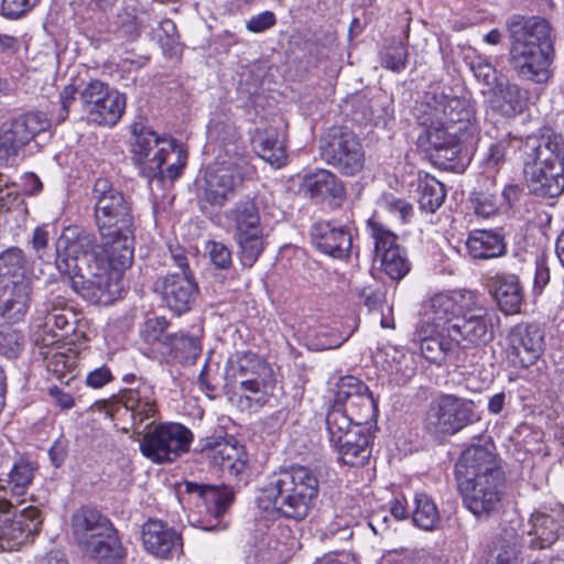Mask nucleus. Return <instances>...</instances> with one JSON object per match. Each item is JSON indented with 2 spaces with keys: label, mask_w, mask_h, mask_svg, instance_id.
I'll use <instances>...</instances> for the list:
<instances>
[{
  "label": "nucleus",
  "mask_w": 564,
  "mask_h": 564,
  "mask_svg": "<svg viewBox=\"0 0 564 564\" xmlns=\"http://www.w3.org/2000/svg\"><path fill=\"white\" fill-rule=\"evenodd\" d=\"M464 505L477 518H489L501 508L506 477L497 455L488 447L473 445L455 465Z\"/></svg>",
  "instance_id": "f257e3e1"
},
{
  "label": "nucleus",
  "mask_w": 564,
  "mask_h": 564,
  "mask_svg": "<svg viewBox=\"0 0 564 564\" xmlns=\"http://www.w3.org/2000/svg\"><path fill=\"white\" fill-rule=\"evenodd\" d=\"M319 495V480L314 470L293 465L273 471L260 489L259 502L279 517L300 522L314 508Z\"/></svg>",
  "instance_id": "f03ea898"
},
{
  "label": "nucleus",
  "mask_w": 564,
  "mask_h": 564,
  "mask_svg": "<svg viewBox=\"0 0 564 564\" xmlns=\"http://www.w3.org/2000/svg\"><path fill=\"white\" fill-rule=\"evenodd\" d=\"M133 259V249L119 240L117 249L98 247L88 256L85 270L69 278L70 288L85 301L97 305H110L121 294V274Z\"/></svg>",
  "instance_id": "7ed1b4c3"
},
{
  "label": "nucleus",
  "mask_w": 564,
  "mask_h": 564,
  "mask_svg": "<svg viewBox=\"0 0 564 564\" xmlns=\"http://www.w3.org/2000/svg\"><path fill=\"white\" fill-rule=\"evenodd\" d=\"M527 184L532 194L555 198L564 193V135L546 131L529 135L520 147Z\"/></svg>",
  "instance_id": "20e7f679"
},
{
  "label": "nucleus",
  "mask_w": 564,
  "mask_h": 564,
  "mask_svg": "<svg viewBox=\"0 0 564 564\" xmlns=\"http://www.w3.org/2000/svg\"><path fill=\"white\" fill-rule=\"evenodd\" d=\"M419 116L426 130L435 127L456 134L460 140H474L478 133L475 109L471 100L454 96L444 90L427 91Z\"/></svg>",
  "instance_id": "39448f33"
},
{
  "label": "nucleus",
  "mask_w": 564,
  "mask_h": 564,
  "mask_svg": "<svg viewBox=\"0 0 564 564\" xmlns=\"http://www.w3.org/2000/svg\"><path fill=\"white\" fill-rule=\"evenodd\" d=\"M93 197L95 199V218L100 234V246L117 249L119 240L127 241L132 249L130 207L123 195L116 191L109 180L97 178Z\"/></svg>",
  "instance_id": "423d86ee"
},
{
  "label": "nucleus",
  "mask_w": 564,
  "mask_h": 564,
  "mask_svg": "<svg viewBox=\"0 0 564 564\" xmlns=\"http://www.w3.org/2000/svg\"><path fill=\"white\" fill-rule=\"evenodd\" d=\"M225 218L231 228L241 264L251 268L264 250V235L257 202L248 196L240 198L226 212Z\"/></svg>",
  "instance_id": "0eeeda50"
},
{
  "label": "nucleus",
  "mask_w": 564,
  "mask_h": 564,
  "mask_svg": "<svg viewBox=\"0 0 564 564\" xmlns=\"http://www.w3.org/2000/svg\"><path fill=\"white\" fill-rule=\"evenodd\" d=\"M319 155L340 174L355 176L366 162L359 138L346 127H332L319 138Z\"/></svg>",
  "instance_id": "6e6552de"
},
{
  "label": "nucleus",
  "mask_w": 564,
  "mask_h": 564,
  "mask_svg": "<svg viewBox=\"0 0 564 564\" xmlns=\"http://www.w3.org/2000/svg\"><path fill=\"white\" fill-rule=\"evenodd\" d=\"M171 152H176L177 160L166 169V177L174 182L182 173L187 162V152L176 141L167 135L160 137L152 130L145 131L143 129V161H147V166H143V176L148 177L149 188L153 191V186L159 188L163 186L164 174L162 165L166 161V155ZM145 162H143V165Z\"/></svg>",
  "instance_id": "1a4fd4ad"
},
{
  "label": "nucleus",
  "mask_w": 564,
  "mask_h": 564,
  "mask_svg": "<svg viewBox=\"0 0 564 564\" xmlns=\"http://www.w3.org/2000/svg\"><path fill=\"white\" fill-rule=\"evenodd\" d=\"M474 401L444 393L431 404L425 416V429L434 435H454L479 421Z\"/></svg>",
  "instance_id": "9d476101"
},
{
  "label": "nucleus",
  "mask_w": 564,
  "mask_h": 564,
  "mask_svg": "<svg viewBox=\"0 0 564 564\" xmlns=\"http://www.w3.org/2000/svg\"><path fill=\"white\" fill-rule=\"evenodd\" d=\"M192 432L180 423H160L154 421L143 430V456L154 463H170L189 451Z\"/></svg>",
  "instance_id": "9b49d317"
},
{
  "label": "nucleus",
  "mask_w": 564,
  "mask_h": 564,
  "mask_svg": "<svg viewBox=\"0 0 564 564\" xmlns=\"http://www.w3.org/2000/svg\"><path fill=\"white\" fill-rule=\"evenodd\" d=\"M43 522L41 511L34 506L18 510L6 497H0V549L12 551L40 530Z\"/></svg>",
  "instance_id": "f8f14e48"
},
{
  "label": "nucleus",
  "mask_w": 564,
  "mask_h": 564,
  "mask_svg": "<svg viewBox=\"0 0 564 564\" xmlns=\"http://www.w3.org/2000/svg\"><path fill=\"white\" fill-rule=\"evenodd\" d=\"M249 169L248 159L238 153L229 160L218 162L206 173L205 199L214 206H224L235 196Z\"/></svg>",
  "instance_id": "ddd939ff"
},
{
  "label": "nucleus",
  "mask_w": 564,
  "mask_h": 564,
  "mask_svg": "<svg viewBox=\"0 0 564 564\" xmlns=\"http://www.w3.org/2000/svg\"><path fill=\"white\" fill-rule=\"evenodd\" d=\"M75 322L76 315L65 297L51 292L45 300L35 305L34 324L39 330L34 340L43 347H50L59 340V335L54 333V329L68 333Z\"/></svg>",
  "instance_id": "4468645a"
},
{
  "label": "nucleus",
  "mask_w": 564,
  "mask_h": 564,
  "mask_svg": "<svg viewBox=\"0 0 564 564\" xmlns=\"http://www.w3.org/2000/svg\"><path fill=\"white\" fill-rule=\"evenodd\" d=\"M79 100L89 120L100 126L112 127L120 120L126 97L100 80H91L80 91Z\"/></svg>",
  "instance_id": "2eb2a0df"
},
{
  "label": "nucleus",
  "mask_w": 564,
  "mask_h": 564,
  "mask_svg": "<svg viewBox=\"0 0 564 564\" xmlns=\"http://www.w3.org/2000/svg\"><path fill=\"white\" fill-rule=\"evenodd\" d=\"M368 228L381 270L393 281L402 280L410 272L411 262L405 249L398 243V237L373 220L368 221Z\"/></svg>",
  "instance_id": "dca6fc26"
},
{
  "label": "nucleus",
  "mask_w": 564,
  "mask_h": 564,
  "mask_svg": "<svg viewBox=\"0 0 564 564\" xmlns=\"http://www.w3.org/2000/svg\"><path fill=\"white\" fill-rule=\"evenodd\" d=\"M507 360L514 368L535 365L544 350V330L538 324H518L508 336Z\"/></svg>",
  "instance_id": "f3484780"
},
{
  "label": "nucleus",
  "mask_w": 564,
  "mask_h": 564,
  "mask_svg": "<svg viewBox=\"0 0 564 564\" xmlns=\"http://www.w3.org/2000/svg\"><path fill=\"white\" fill-rule=\"evenodd\" d=\"M99 245L94 243V238L78 226H67L63 229L56 241V268L61 274L70 275L75 268L83 269L78 261L87 265L90 256Z\"/></svg>",
  "instance_id": "a211bd4d"
},
{
  "label": "nucleus",
  "mask_w": 564,
  "mask_h": 564,
  "mask_svg": "<svg viewBox=\"0 0 564 564\" xmlns=\"http://www.w3.org/2000/svg\"><path fill=\"white\" fill-rule=\"evenodd\" d=\"M498 322L499 317L490 311L456 317L448 323L447 336L463 348L486 346L495 338Z\"/></svg>",
  "instance_id": "6ab92c4d"
},
{
  "label": "nucleus",
  "mask_w": 564,
  "mask_h": 564,
  "mask_svg": "<svg viewBox=\"0 0 564 564\" xmlns=\"http://www.w3.org/2000/svg\"><path fill=\"white\" fill-rule=\"evenodd\" d=\"M433 313V318L438 325L453 322L456 317L477 315L479 312H488L484 305L481 295L471 290H458L452 294H436L426 305Z\"/></svg>",
  "instance_id": "aec40b11"
},
{
  "label": "nucleus",
  "mask_w": 564,
  "mask_h": 564,
  "mask_svg": "<svg viewBox=\"0 0 564 564\" xmlns=\"http://www.w3.org/2000/svg\"><path fill=\"white\" fill-rule=\"evenodd\" d=\"M162 302L176 315L192 310L198 286L192 273H174L159 278L152 288Z\"/></svg>",
  "instance_id": "412c9836"
},
{
  "label": "nucleus",
  "mask_w": 564,
  "mask_h": 564,
  "mask_svg": "<svg viewBox=\"0 0 564 564\" xmlns=\"http://www.w3.org/2000/svg\"><path fill=\"white\" fill-rule=\"evenodd\" d=\"M334 404L352 410L356 420H375L377 403L367 384L354 376H345L336 384Z\"/></svg>",
  "instance_id": "4be33fe9"
},
{
  "label": "nucleus",
  "mask_w": 564,
  "mask_h": 564,
  "mask_svg": "<svg viewBox=\"0 0 564 564\" xmlns=\"http://www.w3.org/2000/svg\"><path fill=\"white\" fill-rule=\"evenodd\" d=\"M553 54L538 50L534 46L510 44L509 65L512 70L523 80H531L538 84L546 83L551 77V64Z\"/></svg>",
  "instance_id": "5701e85b"
},
{
  "label": "nucleus",
  "mask_w": 564,
  "mask_h": 564,
  "mask_svg": "<svg viewBox=\"0 0 564 564\" xmlns=\"http://www.w3.org/2000/svg\"><path fill=\"white\" fill-rule=\"evenodd\" d=\"M507 29L511 43L553 54V37L549 22L541 18L525 19L521 15H513L507 21Z\"/></svg>",
  "instance_id": "b1692460"
},
{
  "label": "nucleus",
  "mask_w": 564,
  "mask_h": 564,
  "mask_svg": "<svg viewBox=\"0 0 564 564\" xmlns=\"http://www.w3.org/2000/svg\"><path fill=\"white\" fill-rule=\"evenodd\" d=\"M524 533L531 550H544L564 535V510L532 512Z\"/></svg>",
  "instance_id": "393cba45"
},
{
  "label": "nucleus",
  "mask_w": 564,
  "mask_h": 564,
  "mask_svg": "<svg viewBox=\"0 0 564 564\" xmlns=\"http://www.w3.org/2000/svg\"><path fill=\"white\" fill-rule=\"evenodd\" d=\"M448 324L438 325L433 313L425 307L424 318L417 329L420 349L423 357L434 364L443 362L453 351L454 343L447 336Z\"/></svg>",
  "instance_id": "a878e982"
},
{
  "label": "nucleus",
  "mask_w": 564,
  "mask_h": 564,
  "mask_svg": "<svg viewBox=\"0 0 564 564\" xmlns=\"http://www.w3.org/2000/svg\"><path fill=\"white\" fill-rule=\"evenodd\" d=\"M313 246L334 259H346L350 254L352 236L350 228L336 221H318L311 228Z\"/></svg>",
  "instance_id": "bb28decb"
},
{
  "label": "nucleus",
  "mask_w": 564,
  "mask_h": 564,
  "mask_svg": "<svg viewBox=\"0 0 564 564\" xmlns=\"http://www.w3.org/2000/svg\"><path fill=\"white\" fill-rule=\"evenodd\" d=\"M210 462L224 473L238 480H245L248 476L247 454L237 443L226 438H206L203 447Z\"/></svg>",
  "instance_id": "cd10ccee"
},
{
  "label": "nucleus",
  "mask_w": 564,
  "mask_h": 564,
  "mask_svg": "<svg viewBox=\"0 0 564 564\" xmlns=\"http://www.w3.org/2000/svg\"><path fill=\"white\" fill-rule=\"evenodd\" d=\"M143 547L161 560L183 554L182 535L161 520L149 519L143 523Z\"/></svg>",
  "instance_id": "c85d7f7f"
},
{
  "label": "nucleus",
  "mask_w": 564,
  "mask_h": 564,
  "mask_svg": "<svg viewBox=\"0 0 564 564\" xmlns=\"http://www.w3.org/2000/svg\"><path fill=\"white\" fill-rule=\"evenodd\" d=\"M486 285L503 314L513 315L520 312L524 293L517 274L496 273L488 278Z\"/></svg>",
  "instance_id": "c756f323"
},
{
  "label": "nucleus",
  "mask_w": 564,
  "mask_h": 564,
  "mask_svg": "<svg viewBox=\"0 0 564 564\" xmlns=\"http://www.w3.org/2000/svg\"><path fill=\"white\" fill-rule=\"evenodd\" d=\"M276 387L274 372L269 366V375L260 376V370L252 369L239 380V406L243 410L259 409L268 403Z\"/></svg>",
  "instance_id": "7c9ffc66"
},
{
  "label": "nucleus",
  "mask_w": 564,
  "mask_h": 564,
  "mask_svg": "<svg viewBox=\"0 0 564 564\" xmlns=\"http://www.w3.org/2000/svg\"><path fill=\"white\" fill-rule=\"evenodd\" d=\"M295 538L289 527L270 529L257 543L256 555L262 563L282 564L293 551Z\"/></svg>",
  "instance_id": "2f4dec72"
},
{
  "label": "nucleus",
  "mask_w": 564,
  "mask_h": 564,
  "mask_svg": "<svg viewBox=\"0 0 564 564\" xmlns=\"http://www.w3.org/2000/svg\"><path fill=\"white\" fill-rule=\"evenodd\" d=\"M32 302V283L0 284V317L15 324L25 317Z\"/></svg>",
  "instance_id": "473e14b6"
},
{
  "label": "nucleus",
  "mask_w": 564,
  "mask_h": 564,
  "mask_svg": "<svg viewBox=\"0 0 564 564\" xmlns=\"http://www.w3.org/2000/svg\"><path fill=\"white\" fill-rule=\"evenodd\" d=\"M341 462L349 466H362L371 455L370 433L365 425L333 443Z\"/></svg>",
  "instance_id": "72a5a7b5"
},
{
  "label": "nucleus",
  "mask_w": 564,
  "mask_h": 564,
  "mask_svg": "<svg viewBox=\"0 0 564 564\" xmlns=\"http://www.w3.org/2000/svg\"><path fill=\"white\" fill-rule=\"evenodd\" d=\"M426 133L430 149L433 151L431 155L435 163L444 169L453 167V163L462 153L464 145L474 141L460 140L458 135L443 131L437 127L426 130Z\"/></svg>",
  "instance_id": "f704fd0d"
},
{
  "label": "nucleus",
  "mask_w": 564,
  "mask_h": 564,
  "mask_svg": "<svg viewBox=\"0 0 564 564\" xmlns=\"http://www.w3.org/2000/svg\"><path fill=\"white\" fill-rule=\"evenodd\" d=\"M302 189L315 202L327 198H341L345 188L340 180L328 170H316L303 177Z\"/></svg>",
  "instance_id": "c9c22d12"
},
{
  "label": "nucleus",
  "mask_w": 564,
  "mask_h": 564,
  "mask_svg": "<svg viewBox=\"0 0 564 564\" xmlns=\"http://www.w3.org/2000/svg\"><path fill=\"white\" fill-rule=\"evenodd\" d=\"M111 525L105 516L90 507H82L72 518L73 533L80 546L98 538L101 532L109 531Z\"/></svg>",
  "instance_id": "e433bc0d"
},
{
  "label": "nucleus",
  "mask_w": 564,
  "mask_h": 564,
  "mask_svg": "<svg viewBox=\"0 0 564 564\" xmlns=\"http://www.w3.org/2000/svg\"><path fill=\"white\" fill-rule=\"evenodd\" d=\"M468 253L474 259H491L506 252L503 237L492 230H475L466 241Z\"/></svg>",
  "instance_id": "4c0bfd02"
},
{
  "label": "nucleus",
  "mask_w": 564,
  "mask_h": 564,
  "mask_svg": "<svg viewBox=\"0 0 564 564\" xmlns=\"http://www.w3.org/2000/svg\"><path fill=\"white\" fill-rule=\"evenodd\" d=\"M80 547L88 556L104 564H113L122 557L121 544L112 525L109 531L101 532Z\"/></svg>",
  "instance_id": "58836bf2"
},
{
  "label": "nucleus",
  "mask_w": 564,
  "mask_h": 564,
  "mask_svg": "<svg viewBox=\"0 0 564 564\" xmlns=\"http://www.w3.org/2000/svg\"><path fill=\"white\" fill-rule=\"evenodd\" d=\"M325 421L329 441L333 444L350 434L354 429L368 424L371 420H356L352 410L333 403L327 411Z\"/></svg>",
  "instance_id": "ea45409f"
},
{
  "label": "nucleus",
  "mask_w": 564,
  "mask_h": 564,
  "mask_svg": "<svg viewBox=\"0 0 564 564\" xmlns=\"http://www.w3.org/2000/svg\"><path fill=\"white\" fill-rule=\"evenodd\" d=\"M24 252L17 247L0 253V284L31 283Z\"/></svg>",
  "instance_id": "a19ab883"
},
{
  "label": "nucleus",
  "mask_w": 564,
  "mask_h": 564,
  "mask_svg": "<svg viewBox=\"0 0 564 564\" xmlns=\"http://www.w3.org/2000/svg\"><path fill=\"white\" fill-rule=\"evenodd\" d=\"M50 128V121L42 112H29L14 119L8 129L24 149L39 133Z\"/></svg>",
  "instance_id": "79ce46f5"
},
{
  "label": "nucleus",
  "mask_w": 564,
  "mask_h": 564,
  "mask_svg": "<svg viewBox=\"0 0 564 564\" xmlns=\"http://www.w3.org/2000/svg\"><path fill=\"white\" fill-rule=\"evenodd\" d=\"M488 93L494 95L492 104L505 117H514L522 112L524 100L518 85L503 78Z\"/></svg>",
  "instance_id": "37998d69"
},
{
  "label": "nucleus",
  "mask_w": 564,
  "mask_h": 564,
  "mask_svg": "<svg viewBox=\"0 0 564 564\" xmlns=\"http://www.w3.org/2000/svg\"><path fill=\"white\" fill-rule=\"evenodd\" d=\"M36 466L34 463L21 459L17 462L11 468L8 479H0V492L8 490L13 496H23L30 487Z\"/></svg>",
  "instance_id": "c03bdc74"
},
{
  "label": "nucleus",
  "mask_w": 564,
  "mask_h": 564,
  "mask_svg": "<svg viewBox=\"0 0 564 564\" xmlns=\"http://www.w3.org/2000/svg\"><path fill=\"white\" fill-rule=\"evenodd\" d=\"M252 369L260 370V376L269 375V365L253 352H238L228 360L226 375L239 384Z\"/></svg>",
  "instance_id": "a18cd8bd"
},
{
  "label": "nucleus",
  "mask_w": 564,
  "mask_h": 564,
  "mask_svg": "<svg viewBox=\"0 0 564 564\" xmlns=\"http://www.w3.org/2000/svg\"><path fill=\"white\" fill-rule=\"evenodd\" d=\"M419 205L427 213L436 212L446 197L445 186L430 174L420 176L417 184Z\"/></svg>",
  "instance_id": "49530a36"
},
{
  "label": "nucleus",
  "mask_w": 564,
  "mask_h": 564,
  "mask_svg": "<svg viewBox=\"0 0 564 564\" xmlns=\"http://www.w3.org/2000/svg\"><path fill=\"white\" fill-rule=\"evenodd\" d=\"M261 159L278 167L286 161L284 140L280 138L275 129H268L259 134V142L256 147Z\"/></svg>",
  "instance_id": "de8ad7c7"
},
{
  "label": "nucleus",
  "mask_w": 564,
  "mask_h": 564,
  "mask_svg": "<svg viewBox=\"0 0 564 564\" xmlns=\"http://www.w3.org/2000/svg\"><path fill=\"white\" fill-rule=\"evenodd\" d=\"M413 523L426 531L433 530L440 521V512L434 500L424 492L414 497Z\"/></svg>",
  "instance_id": "09e8293b"
},
{
  "label": "nucleus",
  "mask_w": 564,
  "mask_h": 564,
  "mask_svg": "<svg viewBox=\"0 0 564 564\" xmlns=\"http://www.w3.org/2000/svg\"><path fill=\"white\" fill-rule=\"evenodd\" d=\"M409 52L401 40L393 39L380 51V64L386 69L401 73L406 68Z\"/></svg>",
  "instance_id": "8fccbe9b"
},
{
  "label": "nucleus",
  "mask_w": 564,
  "mask_h": 564,
  "mask_svg": "<svg viewBox=\"0 0 564 564\" xmlns=\"http://www.w3.org/2000/svg\"><path fill=\"white\" fill-rule=\"evenodd\" d=\"M153 39L158 41L163 54L173 57L181 53L178 33L172 20L165 19L161 21L158 29L153 32Z\"/></svg>",
  "instance_id": "3c124183"
},
{
  "label": "nucleus",
  "mask_w": 564,
  "mask_h": 564,
  "mask_svg": "<svg viewBox=\"0 0 564 564\" xmlns=\"http://www.w3.org/2000/svg\"><path fill=\"white\" fill-rule=\"evenodd\" d=\"M41 348L44 347L42 346ZM41 355L46 359L48 371L56 373L58 378L67 372H72L77 367V357L70 349L65 352L47 348V350L41 351Z\"/></svg>",
  "instance_id": "603ef678"
},
{
  "label": "nucleus",
  "mask_w": 564,
  "mask_h": 564,
  "mask_svg": "<svg viewBox=\"0 0 564 564\" xmlns=\"http://www.w3.org/2000/svg\"><path fill=\"white\" fill-rule=\"evenodd\" d=\"M468 65L477 82L484 86V93L492 90L505 78L499 75L491 63L481 56H475Z\"/></svg>",
  "instance_id": "864d4df0"
},
{
  "label": "nucleus",
  "mask_w": 564,
  "mask_h": 564,
  "mask_svg": "<svg viewBox=\"0 0 564 564\" xmlns=\"http://www.w3.org/2000/svg\"><path fill=\"white\" fill-rule=\"evenodd\" d=\"M520 543L513 528L505 529L497 544V564H517Z\"/></svg>",
  "instance_id": "5fc2aeb1"
},
{
  "label": "nucleus",
  "mask_w": 564,
  "mask_h": 564,
  "mask_svg": "<svg viewBox=\"0 0 564 564\" xmlns=\"http://www.w3.org/2000/svg\"><path fill=\"white\" fill-rule=\"evenodd\" d=\"M474 195L475 197L473 198V202L475 213L476 215L481 216L484 218H488L496 215L502 206V202L497 192H479L474 193Z\"/></svg>",
  "instance_id": "6e6d98bb"
},
{
  "label": "nucleus",
  "mask_w": 564,
  "mask_h": 564,
  "mask_svg": "<svg viewBox=\"0 0 564 564\" xmlns=\"http://www.w3.org/2000/svg\"><path fill=\"white\" fill-rule=\"evenodd\" d=\"M206 502L214 503L213 513L216 517L223 516L231 506L235 499V492L229 487L212 486Z\"/></svg>",
  "instance_id": "4d7b16f0"
},
{
  "label": "nucleus",
  "mask_w": 564,
  "mask_h": 564,
  "mask_svg": "<svg viewBox=\"0 0 564 564\" xmlns=\"http://www.w3.org/2000/svg\"><path fill=\"white\" fill-rule=\"evenodd\" d=\"M169 322L165 317H153L144 323L143 338L147 341H160L170 345L172 337L165 334Z\"/></svg>",
  "instance_id": "13d9d810"
},
{
  "label": "nucleus",
  "mask_w": 564,
  "mask_h": 564,
  "mask_svg": "<svg viewBox=\"0 0 564 564\" xmlns=\"http://www.w3.org/2000/svg\"><path fill=\"white\" fill-rule=\"evenodd\" d=\"M212 263L218 269H229L232 264L231 251L223 242L209 241L206 246Z\"/></svg>",
  "instance_id": "bf43d9fd"
},
{
  "label": "nucleus",
  "mask_w": 564,
  "mask_h": 564,
  "mask_svg": "<svg viewBox=\"0 0 564 564\" xmlns=\"http://www.w3.org/2000/svg\"><path fill=\"white\" fill-rule=\"evenodd\" d=\"M23 150L20 143L17 141L14 135L8 129L3 127L0 130V163H8L13 160L19 152Z\"/></svg>",
  "instance_id": "052dcab7"
},
{
  "label": "nucleus",
  "mask_w": 564,
  "mask_h": 564,
  "mask_svg": "<svg viewBox=\"0 0 564 564\" xmlns=\"http://www.w3.org/2000/svg\"><path fill=\"white\" fill-rule=\"evenodd\" d=\"M26 212L22 198L8 186L0 192V215L1 214H15L18 216L24 215Z\"/></svg>",
  "instance_id": "680f3d73"
},
{
  "label": "nucleus",
  "mask_w": 564,
  "mask_h": 564,
  "mask_svg": "<svg viewBox=\"0 0 564 564\" xmlns=\"http://www.w3.org/2000/svg\"><path fill=\"white\" fill-rule=\"evenodd\" d=\"M22 348V337L10 328L0 330V354L8 358H15Z\"/></svg>",
  "instance_id": "e2e57ef3"
},
{
  "label": "nucleus",
  "mask_w": 564,
  "mask_h": 564,
  "mask_svg": "<svg viewBox=\"0 0 564 564\" xmlns=\"http://www.w3.org/2000/svg\"><path fill=\"white\" fill-rule=\"evenodd\" d=\"M41 0H2L1 11L6 18L19 19L33 10Z\"/></svg>",
  "instance_id": "0e129e2a"
},
{
  "label": "nucleus",
  "mask_w": 564,
  "mask_h": 564,
  "mask_svg": "<svg viewBox=\"0 0 564 564\" xmlns=\"http://www.w3.org/2000/svg\"><path fill=\"white\" fill-rule=\"evenodd\" d=\"M276 22L275 13L265 10L251 15L246 22V29L251 33H262L275 26Z\"/></svg>",
  "instance_id": "69168bd1"
},
{
  "label": "nucleus",
  "mask_w": 564,
  "mask_h": 564,
  "mask_svg": "<svg viewBox=\"0 0 564 564\" xmlns=\"http://www.w3.org/2000/svg\"><path fill=\"white\" fill-rule=\"evenodd\" d=\"M140 400L141 395L138 390H127L121 395V402L126 410L130 412L135 424L141 422V410L139 409Z\"/></svg>",
  "instance_id": "338daca9"
},
{
  "label": "nucleus",
  "mask_w": 564,
  "mask_h": 564,
  "mask_svg": "<svg viewBox=\"0 0 564 564\" xmlns=\"http://www.w3.org/2000/svg\"><path fill=\"white\" fill-rule=\"evenodd\" d=\"M506 155V147L502 142H495L489 145L484 154L482 162L489 169L498 167L503 161Z\"/></svg>",
  "instance_id": "774afa93"
}]
</instances>
